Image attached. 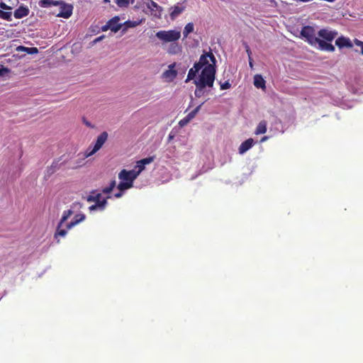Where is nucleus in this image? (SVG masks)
I'll list each match as a JSON object with an SVG mask.
<instances>
[{
  "mask_svg": "<svg viewBox=\"0 0 363 363\" xmlns=\"http://www.w3.org/2000/svg\"><path fill=\"white\" fill-rule=\"evenodd\" d=\"M145 169V165L141 164L140 163V160L137 162L136 165L135 166L133 171L137 173V175L139 176L140 172Z\"/></svg>",
  "mask_w": 363,
  "mask_h": 363,
  "instance_id": "32",
  "label": "nucleus"
},
{
  "mask_svg": "<svg viewBox=\"0 0 363 363\" xmlns=\"http://www.w3.org/2000/svg\"><path fill=\"white\" fill-rule=\"evenodd\" d=\"M11 11H4L0 10V18L7 21H11Z\"/></svg>",
  "mask_w": 363,
  "mask_h": 363,
  "instance_id": "30",
  "label": "nucleus"
},
{
  "mask_svg": "<svg viewBox=\"0 0 363 363\" xmlns=\"http://www.w3.org/2000/svg\"><path fill=\"white\" fill-rule=\"evenodd\" d=\"M362 50H361V54L363 55V45L362 46Z\"/></svg>",
  "mask_w": 363,
  "mask_h": 363,
  "instance_id": "52",
  "label": "nucleus"
},
{
  "mask_svg": "<svg viewBox=\"0 0 363 363\" xmlns=\"http://www.w3.org/2000/svg\"><path fill=\"white\" fill-rule=\"evenodd\" d=\"M73 205L77 206V205H80V203H74Z\"/></svg>",
  "mask_w": 363,
  "mask_h": 363,
  "instance_id": "51",
  "label": "nucleus"
},
{
  "mask_svg": "<svg viewBox=\"0 0 363 363\" xmlns=\"http://www.w3.org/2000/svg\"><path fill=\"white\" fill-rule=\"evenodd\" d=\"M0 8L1 9H4V10H9V11H11L12 9V8L9 6H7L4 2L1 1L0 2Z\"/></svg>",
  "mask_w": 363,
  "mask_h": 363,
  "instance_id": "39",
  "label": "nucleus"
},
{
  "mask_svg": "<svg viewBox=\"0 0 363 363\" xmlns=\"http://www.w3.org/2000/svg\"><path fill=\"white\" fill-rule=\"evenodd\" d=\"M203 104V103H202L201 104L199 105L198 106H196L192 111H191L190 113H189L187 114V118L189 119H190V121H191L194 117L196 115V113L199 111V110L201 109V106Z\"/></svg>",
  "mask_w": 363,
  "mask_h": 363,
  "instance_id": "28",
  "label": "nucleus"
},
{
  "mask_svg": "<svg viewBox=\"0 0 363 363\" xmlns=\"http://www.w3.org/2000/svg\"><path fill=\"white\" fill-rule=\"evenodd\" d=\"M137 173H135L133 169L131 170H126L123 169L121 170L118 174V178L119 179L122 181H126L129 182L130 184H132L133 185L134 180L138 177Z\"/></svg>",
  "mask_w": 363,
  "mask_h": 363,
  "instance_id": "8",
  "label": "nucleus"
},
{
  "mask_svg": "<svg viewBox=\"0 0 363 363\" xmlns=\"http://www.w3.org/2000/svg\"><path fill=\"white\" fill-rule=\"evenodd\" d=\"M133 186L132 184H130L129 182L126 181H122L118 184L117 188L121 191H124L128 189L132 188Z\"/></svg>",
  "mask_w": 363,
  "mask_h": 363,
  "instance_id": "24",
  "label": "nucleus"
},
{
  "mask_svg": "<svg viewBox=\"0 0 363 363\" xmlns=\"http://www.w3.org/2000/svg\"><path fill=\"white\" fill-rule=\"evenodd\" d=\"M110 198L111 196H108L106 199H102L101 202L91 205L89 207V211H94L98 209L103 211L107 205V199Z\"/></svg>",
  "mask_w": 363,
  "mask_h": 363,
  "instance_id": "17",
  "label": "nucleus"
},
{
  "mask_svg": "<svg viewBox=\"0 0 363 363\" xmlns=\"http://www.w3.org/2000/svg\"><path fill=\"white\" fill-rule=\"evenodd\" d=\"M335 45L340 48H352L353 47V44L349 38H346L344 36H340L337 38L335 40Z\"/></svg>",
  "mask_w": 363,
  "mask_h": 363,
  "instance_id": "11",
  "label": "nucleus"
},
{
  "mask_svg": "<svg viewBox=\"0 0 363 363\" xmlns=\"http://www.w3.org/2000/svg\"><path fill=\"white\" fill-rule=\"evenodd\" d=\"M16 50L18 51H24L30 55L37 54L38 52V50L35 47L27 48L24 46H18Z\"/></svg>",
  "mask_w": 363,
  "mask_h": 363,
  "instance_id": "21",
  "label": "nucleus"
},
{
  "mask_svg": "<svg viewBox=\"0 0 363 363\" xmlns=\"http://www.w3.org/2000/svg\"><path fill=\"white\" fill-rule=\"evenodd\" d=\"M230 84L229 83V82L226 81L224 83H221L220 84V89L222 90H224V89H228L230 87Z\"/></svg>",
  "mask_w": 363,
  "mask_h": 363,
  "instance_id": "38",
  "label": "nucleus"
},
{
  "mask_svg": "<svg viewBox=\"0 0 363 363\" xmlns=\"http://www.w3.org/2000/svg\"><path fill=\"white\" fill-rule=\"evenodd\" d=\"M28 13L29 9L26 6H21L15 10L13 15L16 18H21L28 16Z\"/></svg>",
  "mask_w": 363,
  "mask_h": 363,
  "instance_id": "15",
  "label": "nucleus"
},
{
  "mask_svg": "<svg viewBox=\"0 0 363 363\" xmlns=\"http://www.w3.org/2000/svg\"><path fill=\"white\" fill-rule=\"evenodd\" d=\"M86 125L87 126H89V127H90V126H91V123H90L89 122H86Z\"/></svg>",
  "mask_w": 363,
  "mask_h": 363,
  "instance_id": "49",
  "label": "nucleus"
},
{
  "mask_svg": "<svg viewBox=\"0 0 363 363\" xmlns=\"http://www.w3.org/2000/svg\"><path fill=\"white\" fill-rule=\"evenodd\" d=\"M62 2V1L51 0L50 3H51L52 6H60Z\"/></svg>",
  "mask_w": 363,
  "mask_h": 363,
  "instance_id": "43",
  "label": "nucleus"
},
{
  "mask_svg": "<svg viewBox=\"0 0 363 363\" xmlns=\"http://www.w3.org/2000/svg\"><path fill=\"white\" fill-rule=\"evenodd\" d=\"M207 58L208 55H205V52L201 55L199 62H196L193 67H191L188 72L187 77L185 80V82H188L192 79H194L199 70L203 68V67L207 64Z\"/></svg>",
  "mask_w": 363,
  "mask_h": 363,
  "instance_id": "3",
  "label": "nucleus"
},
{
  "mask_svg": "<svg viewBox=\"0 0 363 363\" xmlns=\"http://www.w3.org/2000/svg\"><path fill=\"white\" fill-rule=\"evenodd\" d=\"M254 143L255 142L252 138L247 139L240 144L238 148L239 153L240 155L244 154L253 146Z\"/></svg>",
  "mask_w": 363,
  "mask_h": 363,
  "instance_id": "12",
  "label": "nucleus"
},
{
  "mask_svg": "<svg viewBox=\"0 0 363 363\" xmlns=\"http://www.w3.org/2000/svg\"><path fill=\"white\" fill-rule=\"evenodd\" d=\"M91 194H92L91 195H89L86 197V201L88 202H95V203L101 202L102 200H101V193H97L95 195H94L95 194V191H92Z\"/></svg>",
  "mask_w": 363,
  "mask_h": 363,
  "instance_id": "19",
  "label": "nucleus"
},
{
  "mask_svg": "<svg viewBox=\"0 0 363 363\" xmlns=\"http://www.w3.org/2000/svg\"><path fill=\"white\" fill-rule=\"evenodd\" d=\"M155 35L159 38V32L155 34Z\"/></svg>",
  "mask_w": 363,
  "mask_h": 363,
  "instance_id": "53",
  "label": "nucleus"
},
{
  "mask_svg": "<svg viewBox=\"0 0 363 363\" xmlns=\"http://www.w3.org/2000/svg\"><path fill=\"white\" fill-rule=\"evenodd\" d=\"M73 6L71 4H65L62 1L60 4V11L57 15L59 17L68 18L72 14Z\"/></svg>",
  "mask_w": 363,
  "mask_h": 363,
  "instance_id": "9",
  "label": "nucleus"
},
{
  "mask_svg": "<svg viewBox=\"0 0 363 363\" xmlns=\"http://www.w3.org/2000/svg\"><path fill=\"white\" fill-rule=\"evenodd\" d=\"M267 123L266 121L263 120V121H261L256 129H255V135H260V134H264L267 132Z\"/></svg>",
  "mask_w": 363,
  "mask_h": 363,
  "instance_id": "18",
  "label": "nucleus"
},
{
  "mask_svg": "<svg viewBox=\"0 0 363 363\" xmlns=\"http://www.w3.org/2000/svg\"><path fill=\"white\" fill-rule=\"evenodd\" d=\"M155 158V156L148 157L140 160V163L141 164H144L145 166L146 164L151 163L154 160Z\"/></svg>",
  "mask_w": 363,
  "mask_h": 363,
  "instance_id": "33",
  "label": "nucleus"
},
{
  "mask_svg": "<svg viewBox=\"0 0 363 363\" xmlns=\"http://www.w3.org/2000/svg\"><path fill=\"white\" fill-rule=\"evenodd\" d=\"M267 139H268V137H267V136H264V137L260 140V142H261V143H263V142L266 141Z\"/></svg>",
  "mask_w": 363,
  "mask_h": 363,
  "instance_id": "48",
  "label": "nucleus"
},
{
  "mask_svg": "<svg viewBox=\"0 0 363 363\" xmlns=\"http://www.w3.org/2000/svg\"><path fill=\"white\" fill-rule=\"evenodd\" d=\"M186 7L182 4L178 3L177 4L169 8V17L172 21L176 19L183 11Z\"/></svg>",
  "mask_w": 363,
  "mask_h": 363,
  "instance_id": "10",
  "label": "nucleus"
},
{
  "mask_svg": "<svg viewBox=\"0 0 363 363\" xmlns=\"http://www.w3.org/2000/svg\"><path fill=\"white\" fill-rule=\"evenodd\" d=\"M123 191H119V192L116 193L114 194V197L118 199V198H121L123 196Z\"/></svg>",
  "mask_w": 363,
  "mask_h": 363,
  "instance_id": "46",
  "label": "nucleus"
},
{
  "mask_svg": "<svg viewBox=\"0 0 363 363\" xmlns=\"http://www.w3.org/2000/svg\"><path fill=\"white\" fill-rule=\"evenodd\" d=\"M181 37L179 30H160V40L163 43H176Z\"/></svg>",
  "mask_w": 363,
  "mask_h": 363,
  "instance_id": "4",
  "label": "nucleus"
},
{
  "mask_svg": "<svg viewBox=\"0 0 363 363\" xmlns=\"http://www.w3.org/2000/svg\"><path fill=\"white\" fill-rule=\"evenodd\" d=\"M301 1L303 2H308V1H311V0H301Z\"/></svg>",
  "mask_w": 363,
  "mask_h": 363,
  "instance_id": "50",
  "label": "nucleus"
},
{
  "mask_svg": "<svg viewBox=\"0 0 363 363\" xmlns=\"http://www.w3.org/2000/svg\"><path fill=\"white\" fill-rule=\"evenodd\" d=\"M265 80L261 74H255L254 77V85L256 88L266 89Z\"/></svg>",
  "mask_w": 363,
  "mask_h": 363,
  "instance_id": "16",
  "label": "nucleus"
},
{
  "mask_svg": "<svg viewBox=\"0 0 363 363\" xmlns=\"http://www.w3.org/2000/svg\"><path fill=\"white\" fill-rule=\"evenodd\" d=\"M245 47L246 52H247V55H248V58L252 57H251V55H252V52H251V50H250V48L249 45H248L247 44H245Z\"/></svg>",
  "mask_w": 363,
  "mask_h": 363,
  "instance_id": "40",
  "label": "nucleus"
},
{
  "mask_svg": "<svg viewBox=\"0 0 363 363\" xmlns=\"http://www.w3.org/2000/svg\"><path fill=\"white\" fill-rule=\"evenodd\" d=\"M108 138V133L107 132L104 131L101 133L96 138V143L92 148L91 150L89 151V148L86 150L84 157H88L89 156H91L94 153H96L98 150H99L103 145L105 143V142L107 140Z\"/></svg>",
  "mask_w": 363,
  "mask_h": 363,
  "instance_id": "5",
  "label": "nucleus"
},
{
  "mask_svg": "<svg viewBox=\"0 0 363 363\" xmlns=\"http://www.w3.org/2000/svg\"><path fill=\"white\" fill-rule=\"evenodd\" d=\"M145 4L147 5V7L151 11H156L157 10V4L152 1V0H147L145 1Z\"/></svg>",
  "mask_w": 363,
  "mask_h": 363,
  "instance_id": "29",
  "label": "nucleus"
},
{
  "mask_svg": "<svg viewBox=\"0 0 363 363\" xmlns=\"http://www.w3.org/2000/svg\"><path fill=\"white\" fill-rule=\"evenodd\" d=\"M67 228L62 229L61 227H59L58 224L56 232L55 233V238H57L58 236L65 237L67 233Z\"/></svg>",
  "mask_w": 363,
  "mask_h": 363,
  "instance_id": "27",
  "label": "nucleus"
},
{
  "mask_svg": "<svg viewBox=\"0 0 363 363\" xmlns=\"http://www.w3.org/2000/svg\"><path fill=\"white\" fill-rule=\"evenodd\" d=\"M354 43L356 45L360 46L361 48L363 45V41H361L357 38L354 40Z\"/></svg>",
  "mask_w": 363,
  "mask_h": 363,
  "instance_id": "42",
  "label": "nucleus"
},
{
  "mask_svg": "<svg viewBox=\"0 0 363 363\" xmlns=\"http://www.w3.org/2000/svg\"><path fill=\"white\" fill-rule=\"evenodd\" d=\"M116 185V180L115 179L111 180L110 184H109V186H107V187L104 188L101 190L102 193H104L105 194H110L113 191V189L115 188Z\"/></svg>",
  "mask_w": 363,
  "mask_h": 363,
  "instance_id": "25",
  "label": "nucleus"
},
{
  "mask_svg": "<svg viewBox=\"0 0 363 363\" xmlns=\"http://www.w3.org/2000/svg\"><path fill=\"white\" fill-rule=\"evenodd\" d=\"M190 119H189L187 118V116L184 117V118H182L179 122V125L181 126V127H184L186 125H187L189 122H190Z\"/></svg>",
  "mask_w": 363,
  "mask_h": 363,
  "instance_id": "37",
  "label": "nucleus"
},
{
  "mask_svg": "<svg viewBox=\"0 0 363 363\" xmlns=\"http://www.w3.org/2000/svg\"><path fill=\"white\" fill-rule=\"evenodd\" d=\"M86 216L83 213L77 214L73 218V220L67 224V228L71 229L76 225L79 224V223L82 222L85 219Z\"/></svg>",
  "mask_w": 363,
  "mask_h": 363,
  "instance_id": "14",
  "label": "nucleus"
},
{
  "mask_svg": "<svg viewBox=\"0 0 363 363\" xmlns=\"http://www.w3.org/2000/svg\"><path fill=\"white\" fill-rule=\"evenodd\" d=\"M337 35L338 33L336 30L328 28H323L318 32V38L328 43H331Z\"/></svg>",
  "mask_w": 363,
  "mask_h": 363,
  "instance_id": "6",
  "label": "nucleus"
},
{
  "mask_svg": "<svg viewBox=\"0 0 363 363\" xmlns=\"http://www.w3.org/2000/svg\"><path fill=\"white\" fill-rule=\"evenodd\" d=\"M249 65H250V67H253V62H252V57L249 58Z\"/></svg>",
  "mask_w": 363,
  "mask_h": 363,
  "instance_id": "47",
  "label": "nucleus"
},
{
  "mask_svg": "<svg viewBox=\"0 0 363 363\" xmlns=\"http://www.w3.org/2000/svg\"><path fill=\"white\" fill-rule=\"evenodd\" d=\"M51 0H40L38 3L39 6L43 8H48L52 6Z\"/></svg>",
  "mask_w": 363,
  "mask_h": 363,
  "instance_id": "34",
  "label": "nucleus"
},
{
  "mask_svg": "<svg viewBox=\"0 0 363 363\" xmlns=\"http://www.w3.org/2000/svg\"><path fill=\"white\" fill-rule=\"evenodd\" d=\"M194 84L196 85V89L194 91L195 96L197 98H200L203 94V89L206 88V86H201L200 83L197 82H194Z\"/></svg>",
  "mask_w": 363,
  "mask_h": 363,
  "instance_id": "22",
  "label": "nucleus"
},
{
  "mask_svg": "<svg viewBox=\"0 0 363 363\" xmlns=\"http://www.w3.org/2000/svg\"><path fill=\"white\" fill-rule=\"evenodd\" d=\"M182 50V47L178 43H171L168 47L167 52L169 54H177Z\"/></svg>",
  "mask_w": 363,
  "mask_h": 363,
  "instance_id": "20",
  "label": "nucleus"
},
{
  "mask_svg": "<svg viewBox=\"0 0 363 363\" xmlns=\"http://www.w3.org/2000/svg\"><path fill=\"white\" fill-rule=\"evenodd\" d=\"M301 36L311 45L314 47L318 45V48L320 50L335 51V47L331 43L322 40L316 36L315 30L312 26H303L301 31Z\"/></svg>",
  "mask_w": 363,
  "mask_h": 363,
  "instance_id": "2",
  "label": "nucleus"
},
{
  "mask_svg": "<svg viewBox=\"0 0 363 363\" xmlns=\"http://www.w3.org/2000/svg\"><path fill=\"white\" fill-rule=\"evenodd\" d=\"M119 20L118 16H115L108 21L110 23V30L112 32L116 33L122 28L123 25L119 23Z\"/></svg>",
  "mask_w": 363,
  "mask_h": 363,
  "instance_id": "13",
  "label": "nucleus"
},
{
  "mask_svg": "<svg viewBox=\"0 0 363 363\" xmlns=\"http://www.w3.org/2000/svg\"><path fill=\"white\" fill-rule=\"evenodd\" d=\"M116 3L119 7H127L130 0H116Z\"/></svg>",
  "mask_w": 363,
  "mask_h": 363,
  "instance_id": "35",
  "label": "nucleus"
},
{
  "mask_svg": "<svg viewBox=\"0 0 363 363\" xmlns=\"http://www.w3.org/2000/svg\"><path fill=\"white\" fill-rule=\"evenodd\" d=\"M177 63L174 62L168 66V69L164 72L162 74V78L164 82H172L177 76V71L176 69Z\"/></svg>",
  "mask_w": 363,
  "mask_h": 363,
  "instance_id": "7",
  "label": "nucleus"
},
{
  "mask_svg": "<svg viewBox=\"0 0 363 363\" xmlns=\"http://www.w3.org/2000/svg\"><path fill=\"white\" fill-rule=\"evenodd\" d=\"M73 213L74 212L72 209L65 211L59 222V227H62L63 223L73 214Z\"/></svg>",
  "mask_w": 363,
  "mask_h": 363,
  "instance_id": "23",
  "label": "nucleus"
},
{
  "mask_svg": "<svg viewBox=\"0 0 363 363\" xmlns=\"http://www.w3.org/2000/svg\"><path fill=\"white\" fill-rule=\"evenodd\" d=\"M194 31V24L192 23H187L183 30L184 37L186 38L189 33Z\"/></svg>",
  "mask_w": 363,
  "mask_h": 363,
  "instance_id": "26",
  "label": "nucleus"
},
{
  "mask_svg": "<svg viewBox=\"0 0 363 363\" xmlns=\"http://www.w3.org/2000/svg\"><path fill=\"white\" fill-rule=\"evenodd\" d=\"M9 72L8 69L2 68L0 69V76H4L5 73H7Z\"/></svg>",
  "mask_w": 363,
  "mask_h": 363,
  "instance_id": "45",
  "label": "nucleus"
},
{
  "mask_svg": "<svg viewBox=\"0 0 363 363\" xmlns=\"http://www.w3.org/2000/svg\"><path fill=\"white\" fill-rule=\"evenodd\" d=\"M57 169H59L58 162H53L52 165L47 169L48 174H53Z\"/></svg>",
  "mask_w": 363,
  "mask_h": 363,
  "instance_id": "31",
  "label": "nucleus"
},
{
  "mask_svg": "<svg viewBox=\"0 0 363 363\" xmlns=\"http://www.w3.org/2000/svg\"><path fill=\"white\" fill-rule=\"evenodd\" d=\"M108 29H110V23H108V22L106 23V25L103 26L101 27V30L102 31H106L108 30Z\"/></svg>",
  "mask_w": 363,
  "mask_h": 363,
  "instance_id": "44",
  "label": "nucleus"
},
{
  "mask_svg": "<svg viewBox=\"0 0 363 363\" xmlns=\"http://www.w3.org/2000/svg\"><path fill=\"white\" fill-rule=\"evenodd\" d=\"M205 55H208L207 64L203 67L199 79L194 81L200 83L201 86L212 87L215 81L216 60L211 52H205Z\"/></svg>",
  "mask_w": 363,
  "mask_h": 363,
  "instance_id": "1",
  "label": "nucleus"
},
{
  "mask_svg": "<svg viewBox=\"0 0 363 363\" xmlns=\"http://www.w3.org/2000/svg\"><path fill=\"white\" fill-rule=\"evenodd\" d=\"M104 37H105V35H101V36L95 38L93 41V43L96 44V43L100 42L101 40H102L104 38Z\"/></svg>",
  "mask_w": 363,
  "mask_h": 363,
  "instance_id": "41",
  "label": "nucleus"
},
{
  "mask_svg": "<svg viewBox=\"0 0 363 363\" xmlns=\"http://www.w3.org/2000/svg\"><path fill=\"white\" fill-rule=\"evenodd\" d=\"M124 25L125 26V27L123 29V30H122L123 33L125 32L126 28L135 27L136 25H138V23L135 21L133 22V21H128L124 23Z\"/></svg>",
  "mask_w": 363,
  "mask_h": 363,
  "instance_id": "36",
  "label": "nucleus"
}]
</instances>
